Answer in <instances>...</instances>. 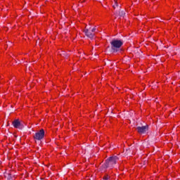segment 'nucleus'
I'll list each match as a JSON object with an SVG mask.
<instances>
[{"label":"nucleus","instance_id":"f03ea898","mask_svg":"<svg viewBox=\"0 0 180 180\" xmlns=\"http://www.w3.org/2000/svg\"><path fill=\"white\" fill-rule=\"evenodd\" d=\"M111 49L114 53H117L119 51V49L123 46V41L119 39H114L110 42Z\"/></svg>","mask_w":180,"mask_h":180},{"label":"nucleus","instance_id":"20e7f679","mask_svg":"<svg viewBox=\"0 0 180 180\" xmlns=\"http://www.w3.org/2000/svg\"><path fill=\"white\" fill-rule=\"evenodd\" d=\"M96 31V27L93 28L92 30H88L87 28H85L84 32L85 33L86 36H87V37H89V39H94V37H95Z\"/></svg>","mask_w":180,"mask_h":180},{"label":"nucleus","instance_id":"1a4fd4ad","mask_svg":"<svg viewBox=\"0 0 180 180\" xmlns=\"http://www.w3.org/2000/svg\"><path fill=\"white\" fill-rule=\"evenodd\" d=\"M102 172H105V170H103V169H101Z\"/></svg>","mask_w":180,"mask_h":180},{"label":"nucleus","instance_id":"6e6552de","mask_svg":"<svg viewBox=\"0 0 180 180\" xmlns=\"http://www.w3.org/2000/svg\"><path fill=\"white\" fill-rule=\"evenodd\" d=\"M109 178H110V177L108 175H106V176H103V179H104V180H108Z\"/></svg>","mask_w":180,"mask_h":180},{"label":"nucleus","instance_id":"39448f33","mask_svg":"<svg viewBox=\"0 0 180 180\" xmlns=\"http://www.w3.org/2000/svg\"><path fill=\"white\" fill-rule=\"evenodd\" d=\"M136 130L139 134H146L148 131V126L146 124L142 127H136Z\"/></svg>","mask_w":180,"mask_h":180},{"label":"nucleus","instance_id":"7ed1b4c3","mask_svg":"<svg viewBox=\"0 0 180 180\" xmlns=\"http://www.w3.org/2000/svg\"><path fill=\"white\" fill-rule=\"evenodd\" d=\"M44 129H41L35 133L34 139V140H38L39 141H41V140H43L44 139Z\"/></svg>","mask_w":180,"mask_h":180},{"label":"nucleus","instance_id":"0eeeda50","mask_svg":"<svg viewBox=\"0 0 180 180\" xmlns=\"http://www.w3.org/2000/svg\"><path fill=\"white\" fill-rule=\"evenodd\" d=\"M114 1V5L112 6L114 9L116 8V7L119 6V4H117V0H113Z\"/></svg>","mask_w":180,"mask_h":180},{"label":"nucleus","instance_id":"423d86ee","mask_svg":"<svg viewBox=\"0 0 180 180\" xmlns=\"http://www.w3.org/2000/svg\"><path fill=\"white\" fill-rule=\"evenodd\" d=\"M13 127H15V129H19L20 130H22V129H23V125L19 120H15L13 122Z\"/></svg>","mask_w":180,"mask_h":180},{"label":"nucleus","instance_id":"f257e3e1","mask_svg":"<svg viewBox=\"0 0 180 180\" xmlns=\"http://www.w3.org/2000/svg\"><path fill=\"white\" fill-rule=\"evenodd\" d=\"M119 158L117 156L110 157L106 160L105 163L103 166V168H104V169H106V168H110V169H112V168H115V165L116 162H117Z\"/></svg>","mask_w":180,"mask_h":180}]
</instances>
